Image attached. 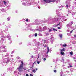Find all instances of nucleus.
Instances as JSON below:
<instances>
[{
    "mask_svg": "<svg viewBox=\"0 0 76 76\" xmlns=\"http://www.w3.org/2000/svg\"><path fill=\"white\" fill-rule=\"evenodd\" d=\"M51 17H49L48 19V20H46L45 21H43V23H45L46 22H47V21H50V20H51Z\"/></svg>",
    "mask_w": 76,
    "mask_h": 76,
    "instance_id": "f8f14e48",
    "label": "nucleus"
},
{
    "mask_svg": "<svg viewBox=\"0 0 76 76\" xmlns=\"http://www.w3.org/2000/svg\"><path fill=\"white\" fill-rule=\"evenodd\" d=\"M4 4V5H6L7 4V1H3Z\"/></svg>",
    "mask_w": 76,
    "mask_h": 76,
    "instance_id": "6ab92c4d",
    "label": "nucleus"
},
{
    "mask_svg": "<svg viewBox=\"0 0 76 76\" xmlns=\"http://www.w3.org/2000/svg\"><path fill=\"white\" fill-rule=\"evenodd\" d=\"M58 10V9L56 10V14H57L58 16H59L58 18H53V22L52 23H55L56 20H61V19H65L66 18L64 16H60V15H59L60 13H59Z\"/></svg>",
    "mask_w": 76,
    "mask_h": 76,
    "instance_id": "f03ea898",
    "label": "nucleus"
},
{
    "mask_svg": "<svg viewBox=\"0 0 76 76\" xmlns=\"http://www.w3.org/2000/svg\"><path fill=\"white\" fill-rule=\"evenodd\" d=\"M44 57L45 58H48L49 56L48 55H45V56H43L42 58H44Z\"/></svg>",
    "mask_w": 76,
    "mask_h": 76,
    "instance_id": "dca6fc26",
    "label": "nucleus"
},
{
    "mask_svg": "<svg viewBox=\"0 0 76 76\" xmlns=\"http://www.w3.org/2000/svg\"><path fill=\"white\" fill-rule=\"evenodd\" d=\"M41 29H42V28H41V27H39V29H37V31H39V30H41Z\"/></svg>",
    "mask_w": 76,
    "mask_h": 76,
    "instance_id": "72a5a7b5",
    "label": "nucleus"
},
{
    "mask_svg": "<svg viewBox=\"0 0 76 76\" xmlns=\"http://www.w3.org/2000/svg\"><path fill=\"white\" fill-rule=\"evenodd\" d=\"M70 54L72 56L73 54V52L72 51H71L70 53Z\"/></svg>",
    "mask_w": 76,
    "mask_h": 76,
    "instance_id": "e433bc0d",
    "label": "nucleus"
},
{
    "mask_svg": "<svg viewBox=\"0 0 76 76\" xmlns=\"http://www.w3.org/2000/svg\"><path fill=\"white\" fill-rule=\"evenodd\" d=\"M44 44H48L50 42V39H46L44 40Z\"/></svg>",
    "mask_w": 76,
    "mask_h": 76,
    "instance_id": "9d476101",
    "label": "nucleus"
},
{
    "mask_svg": "<svg viewBox=\"0 0 76 76\" xmlns=\"http://www.w3.org/2000/svg\"><path fill=\"white\" fill-rule=\"evenodd\" d=\"M21 63L22 64L21 65L22 66H23V61H21Z\"/></svg>",
    "mask_w": 76,
    "mask_h": 76,
    "instance_id": "603ef678",
    "label": "nucleus"
},
{
    "mask_svg": "<svg viewBox=\"0 0 76 76\" xmlns=\"http://www.w3.org/2000/svg\"><path fill=\"white\" fill-rule=\"evenodd\" d=\"M44 30H46L47 29V27L46 26H45L43 28Z\"/></svg>",
    "mask_w": 76,
    "mask_h": 76,
    "instance_id": "b1692460",
    "label": "nucleus"
},
{
    "mask_svg": "<svg viewBox=\"0 0 76 76\" xmlns=\"http://www.w3.org/2000/svg\"><path fill=\"white\" fill-rule=\"evenodd\" d=\"M52 30H51V29H49V32L50 33L51 32V31H52Z\"/></svg>",
    "mask_w": 76,
    "mask_h": 76,
    "instance_id": "49530a36",
    "label": "nucleus"
},
{
    "mask_svg": "<svg viewBox=\"0 0 76 76\" xmlns=\"http://www.w3.org/2000/svg\"><path fill=\"white\" fill-rule=\"evenodd\" d=\"M72 64L71 63H70L69 64V66H68V68H69V67H72Z\"/></svg>",
    "mask_w": 76,
    "mask_h": 76,
    "instance_id": "f3484780",
    "label": "nucleus"
},
{
    "mask_svg": "<svg viewBox=\"0 0 76 76\" xmlns=\"http://www.w3.org/2000/svg\"><path fill=\"white\" fill-rule=\"evenodd\" d=\"M11 38V37L8 38V40H9L10 41H11V38Z\"/></svg>",
    "mask_w": 76,
    "mask_h": 76,
    "instance_id": "5fc2aeb1",
    "label": "nucleus"
},
{
    "mask_svg": "<svg viewBox=\"0 0 76 76\" xmlns=\"http://www.w3.org/2000/svg\"><path fill=\"white\" fill-rule=\"evenodd\" d=\"M65 51V49L64 48H63L62 50H61V52H63V51Z\"/></svg>",
    "mask_w": 76,
    "mask_h": 76,
    "instance_id": "2f4dec72",
    "label": "nucleus"
},
{
    "mask_svg": "<svg viewBox=\"0 0 76 76\" xmlns=\"http://www.w3.org/2000/svg\"><path fill=\"white\" fill-rule=\"evenodd\" d=\"M43 60L44 61H45V60H46V58H43Z\"/></svg>",
    "mask_w": 76,
    "mask_h": 76,
    "instance_id": "774afa93",
    "label": "nucleus"
},
{
    "mask_svg": "<svg viewBox=\"0 0 76 76\" xmlns=\"http://www.w3.org/2000/svg\"><path fill=\"white\" fill-rule=\"evenodd\" d=\"M61 58L62 60L61 61V62H63V63H64V59L63 58L61 57Z\"/></svg>",
    "mask_w": 76,
    "mask_h": 76,
    "instance_id": "58836bf2",
    "label": "nucleus"
},
{
    "mask_svg": "<svg viewBox=\"0 0 76 76\" xmlns=\"http://www.w3.org/2000/svg\"><path fill=\"white\" fill-rule=\"evenodd\" d=\"M9 53H7L4 57H8V56H9Z\"/></svg>",
    "mask_w": 76,
    "mask_h": 76,
    "instance_id": "5701e85b",
    "label": "nucleus"
},
{
    "mask_svg": "<svg viewBox=\"0 0 76 76\" xmlns=\"http://www.w3.org/2000/svg\"><path fill=\"white\" fill-rule=\"evenodd\" d=\"M28 46H29V45H31V43H29V44H28L27 45Z\"/></svg>",
    "mask_w": 76,
    "mask_h": 76,
    "instance_id": "4d7b16f0",
    "label": "nucleus"
},
{
    "mask_svg": "<svg viewBox=\"0 0 76 76\" xmlns=\"http://www.w3.org/2000/svg\"><path fill=\"white\" fill-rule=\"evenodd\" d=\"M47 48L48 51L47 53H46V54H48V52H49V51H50V48H49V47H47Z\"/></svg>",
    "mask_w": 76,
    "mask_h": 76,
    "instance_id": "aec40b11",
    "label": "nucleus"
},
{
    "mask_svg": "<svg viewBox=\"0 0 76 76\" xmlns=\"http://www.w3.org/2000/svg\"><path fill=\"white\" fill-rule=\"evenodd\" d=\"M63 36V35H62V34H59V37H60L61 39H62V37Z\"/></svg>",
    "mask_w": 76,
    "mask_h": 76,
    "instance_id": "f704fd0d",
    "label": "nucleus"
},
{
    "mask_svg": "<svg viewBox=\"0 0 76 76\" xmlns=\"http://www.w3.org/2000/svg\"><path fill=\"white\" fill-rule=\"evenodd\" d=\"M51 2H55V0H45V1L44 3H51Z\"/></svg>",
    "mask_w": 76,
    "mask_h": 76,
    "instance_id": "0eeeda50",
    "label": "nucleus"
},
{
    "mask_svg": "<svg viewBox=\"0 0 76 76\" xmlns=\"http://www.w3.org/2000/svg\"><path fill=\"white\" fill-rule=\"evenodd\" d=\"M15 53V51H13L11 52V54H13Z\"/></svg>",
    "mask_w": 76,
    "mask_h": 76,
    "instance_id": "bf43d9fd",
    "label": "nucleus"
},
{
    "mask_svg": "<svg viewBox=\"0 0 76 76\" xmlns=\"http://www.w3.org/2000/svg\"><path fill=\"white\" fill-rule=\"evenodd\" d=\"M37 61V64H39V63H40V62H41V61Z\"/></svg>",
    "mask_w": 76,
    "mask_h": 76,
    "instance_id": "c03bdc74",
    "label": "nucleus"
},
{
    "mask_svg": "<svg viewBox=\"0 0 76 76\" xmlns=\"http://www.w3.org/2000/svg\"><path fill=\"white\" fill-rule=\"evenodd\" d=\"M68 11L69 13H72V15H74L76 14V12H73V10H71L70 9H69Z\"/></svg>",
    "mask_w": 76,
    "mask_h": 76,
    "instance_id": "6e6552de",
    "label": "nucleus"
},
{
    "mask_svg": "<svg viewBox=\"0 0 76 76\" xmlns=\"http://www.w3.org/2000/svg\"><path fill=\"white\" fill-rule=\"evenodd\" d=\"M1 41L0 42L1 43V44L3 43V41H4V39L2 38H1Z\"/></svg>",
    "mask_w": 76,
    "mask_h": 76,
    "instance_id": "393cba45",
    "label": "nucleus"
},
{
    "mask_svg": "<svg viewBox=\"0 0 76 76\" xmlns=\"http://www.w3.org/2000/svg\"><path fill=\"white\" fill-rule=\"evenodd\" d=\"M10 17H9L8 18H7V21H9L10 20Z\"/></svg>",
    "mask_w": 76,
    "mask_h": 76,
    "instance_id": "412c9836",
    "label": "nucleus"
},
{
    "mask_svg": "<svg viewBox=\"0 0 76 76\" xmlns=\"http://www.w3.org/2000/svg\"><path fill=\"white\" fill-rule=\"evenodd\" d=\"M50 42H51V44H53V42H54V39H52V40L51 39H50Z\"/></svg>",
    "mask_w": 76,
    "mask_h": 76,
    "instance_id": "cd10ccee",
    "label": "nucleus"
},
{
    "mask_svg": "<svg viewBox=\"0 0 76 76\" xmlns=\"http://www.w3.org/2000/svg\"><path fill=\"white\" fill-rule=\"evenodd\" d=\"M70 28H71L72 29H73V30H75V29L76 28V27H72V26Z\"/></svg>",
    "mask_w": 76,
    "mask_h": 76,
    "instance_id": "a211bd4d",
    "label": "nucleus"
},
{
    "mask_svg": "<svg viewBox=\"0 0 76 76\" xmlns=\"http://www.w3.org/2000/svg\"><path fill=\"white\" fill-rule=\"evenodd\" d=\"M32 72L34 73H35V72H36V70H35V69H34L33 70H32Z\"/></svg>",
    "mask_w": 76,
    "mask_h": 76,
    "instance_id": "de8ad7c7",
    "label": "nucleus"
},
{
    "mask_svg": "<svg viewBox=\"0 0 76 76\" xmlns=\"http://www.w3.org/2000/svg\"><path fill=\"white\" fill-rule=\"evenodd\" d=\"M5 47L4 46H1L0 45V48H1V49H2V48H5Z\"/></svg>",
    "mask_w": 76,
    "mask_h": 76,
    "instance_id": "bb28decb",
    "label": "nucleus"
},
{
    "mask_svg": "<svg viewBox=\"0 0 76 76\" xmlns=\"http://www.w3.org/2000/svg\"><path fill=\"white\" fill-rule=\"evenodd\" d=\"M60 74H60L61 76H63V72H61L60 73Z\"/></svg>",
    "mask_w": 76,
    "mask_h": 76,
    "instance_id": "473e14b6",
    "label": "nucleus"
},
{
    "mask_svg": "<svg viewBox=\"0 0 76 76\" xmlns=\"http://www.w3.org/2000/svg\"><path fill=\"white\" fill-rule=\"evenodd\" d=\"M7 51V50H2L1 51V52H2V53H3V52H6Z\"/></svg>",
    "mask_w": 76,
    "mask_h": 76,
    "instance_id": "a878e982",
    "label": "nucleus"
},
{
    "mask_svg": "<svg viewBox=\"0 0 76 76\" xmlns=\"http://www.w3.org/2000/svg\"><path fill=\"white\" fill-rule=\"evenodd\" d=\"M67 31L68 32H70V29L69 28H68V29L67 30Z\"/></svg>",
    "mask_w": 76,
    "mask_h": 76,
    "instance_id": "6e6d98bb",
    "label": "nucleus"
},
{
    "mask_svg": "<svg viewBox=\"0 0 76 76\" xmlns=\"http://www.w3.org/2000/svg\"><path fill=\"white\" fill-rule=\"evenodd\" d=\"M35 22L36 23L37 25H39V23H43V20H36L35 21Z\"/></svg>",
    "mask_w": 76,
    "mask_h": 76,
    "instance_id": "423d86ee",
    "label": "nucleus"
},
{
    "mask_svg": "<svg viewBox=\"0 0 76 76\" xmlns=\"http://www.w3.org/2000/svg\"><path fill=\"white\" fill-rule=\"evenodd\" d=\"M8 70H9V71H11V68H8Z\"/></svg>",
    "mask_w": 76,
    "mask_h": 76,
    "instance_id": "69168bd1",
    "label": "nucleus"
},
{
    "mask_svg": "<svg viewBox=\"0 0 76 76\" xmlns=\"http://www.w3.org/2000/svg\"><path fill=\"white\" fill-rule=\"evenodd\" d=\"M33 37H34V34H30L28 36V37L30 38H32Z\"/></svg>",
    "mask_w": 76,
    "mask_h": 76,
    "instance_id": "2eb2a0df",
    "label": "nucleus"
},
{
    "mask_svg": "<svg viewBox=\"0 0 76 76\" xmlns=\"http://www.w3.org/2000/svg\"><path fill=\"white\" fill-rule=\"evenodd\" d=\"M0 7H2L3 6V2L2 1H0Z\"/></svg>",
    "mask_w": 76,
    "mask_h": 76,
    "instance_id": "4468645a",
    "label": "nucleus"
},
{
    "mask_svg": "<svg viewBox=\"0 0 76 76\" xmlns=\"http://www.w3.org/2000/svg\"><path fill=\"white\" fill-rule=\"evenodd\" d=\"M66 61H67V63H69V62H70V60H68V59H67L66 60Z\"/></svg>",
    "mask_w": 76,
    "mask_h": 76,
    "instance_id": "864d4df0",
    "label": "nucleus"
},
{
    "mask_svg": "<svg viewBox=\"0 0 76 76\" xmlns=\"http://www.w3.org/2000/svg\"><path fill=\"white\" fill-rule=\"evenodd\" d=\"M53 31H57V30L56 29H55L54 28H53Z\"/></svg>",
    "mask_w": 76,
    "mask_h": 76,
    "instance_id": "13d9d810",
    "label": "nucleus"
},
{
    "mask_svg": "<svg viewBox=\"0 0 76 76\" xmlns=\"http://www.w3.org/2000/svg\"><path fill=\"white\" fill-rule=\"evenodd\" d=\"M58 6L59 8H62L63 7V6H62V5H61L60 4Z\"/></svg>",
    "mask_w": 76,
    "mask_h": 76,
    "instance_id": "7c9ffc66",
    "label": "nucleus"
},
{
    "mask_svg": "<svg viewBox=\"0 0 76 76\" xmlns=\"http://www.w3.org/2000/svg\"><path fill=\"white\" fill-rule=\"evenodd\" d=\"M65 3L66 4H70V2L69 0L66 1L65 2Z\"/></svg>",
    "mask_w": 76,
    "mask_h": 76,
    "instance_id": "ddd939ff",
    "label": "nucleus"
},
{
    "mask_svg": "<svg viewBox=\"0 0 76 76\" xmlns=\"http://www.w3.org/2000/svg\"><path fill=\"white\" fill-rule=\"evenodd\" d=\"M38 35L39 36H42V34L41 33H39L38 34Z\"/></svg>",
    "mask_w": 76,
    "mask_h": 76,
    "instance_id": "37998d69",
    "label": "nucleus"
},
{
    "mask_svg": "<svg viewBox=\"0 0 76 76\" xmlns=\"http://www.w3.org/2000/svg\"><path fill=\"white\" fill-rule=\"evenodd\" d=\"M53 36L52 35H51V38H50V39L51 40L52 39H53Z\"/></svg>",
    "mask_w": 76,
    "mask_h": 76,
    "instance_id": "c9c22d12",
    "label": "nucleus"
},
{
    "mask_svg": "<svg viewBox=\"0 0 76 76\" xmlns=\"http://www.w3.org/2000/svg\"><path fill=\"white\" fill-rule=\"evenodd\" d=\"M63 47H67V45H66V44H65L64 45H63Z\"/></svg>",
    "mask_w": 76,
    "mask_h": 76,
    "instance_id": "09e8293b",
    "label": "nucleus"
},
{
    "mask_svg": "<svg viewBox=\"0 0 76 76\" xmlns=\"http://www.w3.org/2000/svg\"><path fill=\"white\" fill-rule=\"evenodd\" d=\"M11 59H12V58H8L7 60V61H6V60H4L3 61V62H1V64H3V65H5V64L6 63H8L10 61Z\"/></svg>",
    "mask_w": 76,
    "mask_h": 76,
    "instance_id": "20e7f679",
    "label": "nucleus"
},
{
    "mask_svg": "<svg viewBox=\"0 0 76 76\" xmlns=\"http://www.w3.org/2000/svg\"><path fill=\"white\" fill-rule=\"evenodd\" d=\"M53 71L55 73H56V72H57V70H54Z\"/></svg>",
    "mask_w": 76,
    "mask_h": 76,
    "instance_id": "052dcab7",
    "label": "nucleus"
},
{
    "mask_svg": "<svg viewBox=\"0 0 76 76\" xmlns=\"http://www.w3.org/2000/svg\"><path fill=\"white\" fill-rule=\"evenodd\" d=\"M39 55H38V58L37 59V61H38V60H39Z\"/></svg>",
    "mask_w": 76,
    "mask_h": 76,
    "instance_id": "79ce46f5",
    "label": "nucleus"
},
{
    "mask_svg": "<svg viewBox=\"0 0 76 76\" xmlns=\"http://www.w3.org/2000/svg\"><path fill=\"white\" fill-rule=\"evenodd\" d=\"M14 74H15V75H17L18 74V72L17 71H14Z\"/></svg>",
    "mask_w": 76,
    "mask_h": 76,
    "instance_id": "c756f323",
    "label": "nucleus"
},
{
    "mask_svg": "<svg viewBox=\"0 0 76 76\" xmlns=\"http://www.w3.org/2000/svg\"><path fill=\"white\" fill-rule=\"evenodd\" d=\"M30 76H33V74H31L30 75Z\"/></svg>",
    "mask_w": 76,
    "mask_h": 76,
    "instance_id": "338daca9",
    "label": "nucleus"
},
{
    "mask_svg": "<svg viewBox=\"0 0 76 76\" xmlns=\"http://www.w3.org/2000/svg\"><path fill=\"white\" fill-rule=\"evenodd\" d=\"M3 31H1L2 34H0V36H1V38H9L10 37H11V36H10V35L8 33H5V36L4 35V34L3 33Z\"/></svg>",
    "mask_w": 76,
    "mask_h": 76,
    "instance_id": "7ed1b4c3",
    "label": "nucleus"
},
{
    "mask_svg": "<svg viewBox=\"0 0 76 76\" xmlns=\"http://www.w3.org/2000/svg\"><path fill=\"white\" fill-rule=\"evenodd\" d=\"M1 11L2 12H6V10L5 9L3 8L1 9Z\"/></svg>",
    "mask_w": 76,
    "mask_h": 76,
    "instance_id": "4be33fe9",
    "label": "nucleus"
},
{
    "mask_svg": "<svg viewBox=\"0 0 76 76\" xmlns=\"http://www.w3.org/2000/svg\"><path fill=\"white\" fill-rule=\"evenodd\" d=\"M7 9H10V6L7 7Z\"/></svg>",
    "mask_w": 76,
    "mask_h": 76,
    "instance_id": "8fccbe9b",
    "label": "nucleus"
},
{
    "mask_svg": "<svg viewBox=\"0 0 76 76\" xmlns=\"http://www.w3.org/2000/svg\"><path fill=\"white\" fill-rule=\"evenodd\" d=\"M37 44H38V45H40L41 44L40 43V42H38L37 43Z\"/></svg>",
    "mask_w": 76,
    "mask_h": 76,
    "instance_id": "e2e57ef3",
    "label": "nucleus"
},
{
    "mask_svg": "<svg viewBox=\"0 0 76 76\" xmlns=\"http://www.w3.org/2000/svg\"><path fill=\"white\" fill-rule=\"evenodd\" d=\"M25 30L26 31H29V30H30V31H33L32 28V27H30L29 26L27 27V28L25 29Z\"/></svg>",
    "mask_w": 76,
    "mask_h": 76,
    "instance_id": "1a4fd4ad",
    "label": "nucleus"
},
{
    "mask_svg": "<svg viewBox=\"0 0 76 76\" xmlns=\"http://www.w3.org/2000/svg\"><path fill=\"white\" fill-rule=\"evenodd\" d=\"M60 53L61 55H64V53L63 52H61Z\"/></svg>",
    "mask_w": 76,
    "mask_h": 76,
    "instance_id": "ea45409f",
    "label": "nucleus"
},
{
    "mask_svg": "<svg viewBox=\"0 0 76 76\" xmlns=\"http://www.w3.org/2000/svg\"><path fill=\"white\" fill-rule=\"evenodd\" d=\"M70 7V5L69 4H67L66 6V7Z\"/></svg>",
    "mask_w": 76,
    "mask_h": 76,
    "instance_id": "c85d7f7f",
    "label": "nucleus"
},
{
    "mask_svg": "<svg viewBox=\"0 0 76 76\" xmlns=\"http://www.w3.org/2000/svg\"><path fill=\"white\" fill-rule=\"evenodd\" d=\"M21 2H22V4L23 6H28L32 4L36 6V7L37 8L38 7V9H39L40 8V7H38V4L37 3H35V0H22Z\"/></svg>",
    "mask_w": 76,
    "mask_h": 76,
    "instance_id": "f257e3e1",
    "label": "nucleus"
},
{
    "mask_svg": "<svg viewBox=\"0 0 76 76\" xmlns=\"http://www.w3.org/2000/svg\"><path fill=\"white\" fill-rule=\"evenodd\" d=\"M33 35H34V37H37L38 34L37 33H35V34H34Z\"/></svg>",
    "mask_w": 76,
    "mask_h": 76,
    "instance_id": "4c0bfd02",
    "label": "nucleus"
},
{
    "mask_svg": "<svg viewBox=\"0 0 76 76\" xmlns=\"http://www.w3.org/2000/svg\"><path fill=\"white\" fill-rule=\"evenodd\" d=\"M42 2V3H44V2L45 1V0H40Z\"/></svg>",
    "mask_w": 76,
    "mask_h": 76,
    "instance_id": "a18cd8bd",
    "label": "nucleus"
},
{
    "mask_svg": "<svg viewBox=\"0 0 76 76\" xmlns=\"http://www.w3.org/2000/svg\"><path fill=\"white\" fill-rule=\"evenodd\" d=\"M72 9H75V7L74 6H72Z\"/></svg>",
    "mask_w": 76,
    "mask_h": 76,
    "instance_id": "0e129e2a",
    "label": "nucleus"
},
{
    "mask_svg": "<svg viewBox=\"0 0 76 76\" xmlns=\"http://www.w3.org/2000/svg\"><path fill=\"white\" fill-rule=\"evenodd\" d=\"M76 43V41H74L72 42V43L73 44H75Z\"/></svg>",
    "mask_w": 76,
    "mask_h": 76,
    "instance_id": "3c124183",
    "label": "nucleus"
},
{
    "mask_svg": "<svg viewBox=\"0 0 76 76\" xmlns=\"http://www.w3.org/2000/svg\"><path fill=\"white\" fill-rule=\"evenodd\" d=\"M60 23H59L58 24H57V25H56L55 26V27H56V26H58V25H60Z\"/></svg>",
    "mask_w": 76,
    "mask_h": 76,
    "instance_id": "680f3d73",
    "label": "nucleus"
},
{
    "mask_svg": "<svg viewBox=\"0 0 76 76\" xmlns=\"http://www.w3.org/2000/svg\"><path fill=\"white\" fill-rule=\"evenodd\" d=\"M23 66L22 65H20L17 68V69L18 70L19 72H23Z\"/></svg>",
    "mask_w": 76,
    "mask_h": 76,
    "instance_id": "39448f33",
    "label": "nucleus"
},
{
    "mask_svg": "<svg viewBox=\"0 0 76 76\" xmlns=\"http://www.w3.org/2000/svg\"><path fill=\"white\" fill-rule=\"evenodd\" d=\"M6 29L4 31V32H6V31H7V28H8L7 27H6Z\"/></svg>",
    "mask_w": 76,
    "mask_h": 76,
    "instance_id": "a19ab883",
    "label": "nucleus"
},
{
    "mask_svg": "<svg viewBox=\"0 0 76 76\" xmlns=\"http://www.w3.org/2000/svg\"><path fill=\"white\" fill-rule=\"evenodd\" d=\"M73 23V21L71 22L70 23H69V24H67L66 25V26L67 27H69V28L72 27V24Z\"/></svg>",
    "mask_w": 76,
    "mask_h": 76,
    "instance_id": "9b49d317",
    "label": "nucleus"
}]
</instances>
